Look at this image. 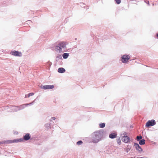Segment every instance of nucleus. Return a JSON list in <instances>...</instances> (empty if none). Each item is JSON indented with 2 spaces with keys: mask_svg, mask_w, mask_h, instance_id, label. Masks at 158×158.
<instances>
[{
  "mask_svg": "<svg viewBox=\"0 0 158 158\" xmlns=\"http://www.w3.org/2000/svg\"><path fill=\"white\" fill-rule=\"evenodd\" d=\"M103 131L100 130L94 132L93 134L92 141L94 143H97L101 139L103 136Z\"/></svg>",
  "mask_w": 158,
  "mask_h": 158,
  "instance_id": "obj_1",
  "label": "nucleus"
},
{
  "mask_svg": "<svg viewBox=\"0 0 158 158\" xmlns=\"http://www.w3.org/2000/svg\"><path fill=\"white\" fill-rule=\"evenodd\" d=\"M120 136L122 140L126 143H129L130 142V138L127 136V133L124 132L123 134L120 135Z\"/></svg>",
  "mask_w": 158,
  "mask_h": 158,
  "instance_id": "obj_2",
  "label": "nucleus"
},
{
  "mask_svg": "<svg viewBox=\"0 0 158 158\" xmlns=\"http://www.w3.org/2000/svg\"><path fill=\"white\" fill-rule=\"evenodd\" d=\"M37 98H36V99H35L31 103H29L24 104L21 105L20 106H18V110H22L25 107L28 106H31L33 105L36 102V101H37Z\"/></svg>",
  "mask_w": 158,
  "mask_h": 158,
  "instance_id": "obj_3",
  "label": "nucleus"
},
{
  "mask_svg": "<svg viewBox=\"0 0 158 158\" xmlns=\"http://www.w3.org/2000/svg\"><path fill=\"white\" fill-rule=\"evenodd\" d=\"M156 124V122L154 119L148 121L146 123L145 127H149L150 126H152Z\"/></svg>",
  "mask_w": 158,
  "mask_h": 158,
  "instance_id": "obj_4",
  "label": "nucleus"
},
{
  "mask_svg": "<svg viewBox=\"0 0 158 158\" xmlns=\"http://www.w3.org/2000/svg\"><path fill=\"white\" fill-rule=\"evenodd\" d=\"M130 56L129 55L125 54L122 56L121 57V61L123 63H126L130 59Z\"/></svg>",
  "mask_w": 158,
  "mask_h": 158,
  "instance_id": "obj_5",
  "label": "nucleus"
},
{
  "mask_svg": "<svg viewBox=\"0 0 158 158\" xmlns=\"http://www.w3.org/2000/svg\"><path fill=\"white\" fill-rule=\"evenodd\" d=\"M10 54L12 55H13L16 56L21 57L22 55V54L21 52H19L18 51L15 50L11 51L10 52Z\"/></svg>",
  "mask_w": 158,
  "mask_h": 158,
  "instance_id": "obj_6",
  "label": "nucleus"
},
{
  "mask_svg": "<svg viewBox=\"0 0 158 158\" xmlns=\"http://www.w3.org/2000/svg\"><path fill=\"white\" fill-rule=\"evenodd\" d=\"M40 87L45 90L50 89H53L54 87V86L53 85H42Z\"/></svg>",
  "mask_w": 158,
  "mask_h": 158,
  "instance_id": "obj_7",
  "label": "nucleus"
},
{
  "mask_svg": "<svg viewBox=\"0 0 158 158\" xmlns=\"http://www.w3.org/2000/svg\"><path fill=\"white\" fill-rule=\"evenodd\" d=\"M134 146L136 150L138 151L139 153H141L143 151V150L141 147L139 145V144L136 143H134Z\"/></svg>",
  "mask_w": 158,
  "mask_h": 158,
  "instance_id": "obj_8",
  "label": "nucleus"
},
{
  "mask_svg": "<svg viewBox=\"0 0 158 158\" xmlns=\"http://www.w3.org/2000/svg\"><path fill=\"white\" fill-rule=\"evenodd\" d=\"M10 143H18L22 141H25L23 140V137L21 138H20L19 139H15L12 140H10Z\"/></svg>",
  "mask_w": 158,
  "mask_h": 158,
  "instance_id": "obj_9",
  "label": "nucleus"
},
{
  "mask_svg": "<svg viewBox=\"0 0 158 158\" xmlns=\"http://www.w3.org/2000/svg\"><path fill=\"white\" fill-rule=\"evenodd\" d=\"M23 140L25 141H27L31 139V136L30 133H27L23 136Z\"/></svg>",
  "mask_w": 158,
  "mask_h": 158,
  "instance_id": "obj_10",
  "label": "nucleus"
},
{
  "mask_svg": "<svg viewBox=\"0 0 158 158\" xmlns=\"http://www.w3.org/2000/svg\"><path fill=\"white\" fill-rule=\"evenodd\" d=\"M65 69L62 67L59 68L58 69V72L61 73H62L65 72Z\"/></svg>",
  "mask_w": 158,
  "mask_h": 158,
  "instance_id": "obj_11",
  "label": "nucleus"
},
{
  "mask_svg": "<svg viewBox=\"0 0 158 158\" xmlns=\"http://www.w3.org/2000/svg\"><path fill=\"white\" fill-rule=\"evenodd\" d=\"M117 135L116 133H111L109 135V137L111 139H113L116 138Z\"/></svg>",
  "mask_w": 158,
  "mask_h": 158,
  "instance_id": "obj_12",
  "label": "nucleus"
},
{
  "mask_svg": "<svg viewBox=\"0 0 158 158\" xmlns=\"http://www.w3.org/2000/svg\"><path fill=\"white\" fill-rule=\"evenodd\" d=\"M55 50L56 51L61 52L62 51V48L60 47V45L58 44L57 45L55 46Z\"/></svg>",
  "mask_w": 158,
  "mask_h": 158,
  "instance_id": "obj_13",
  "label": "nucleus"
},
{
  "mask_svg": "<svg viewBox=\"0 0 158 158\" xmlns=\"http://www.w3.org/2000/svg\"><path fill=\"white\" fill-rule=\"evenodd\" d=\"M59 44L60 45V47L61 48H64L66 47V45L65 44V43L64 42H62L60 43Z\"/></svg>",
  "mask_w": 158,
  "mask_h": 158,
  "instance_id": "obj_14",
  "label": "nucleus"
},
{
  "mask_svg": "<svg viewBox=\"0 0 158 158\" xmlns=\"http://www.w3.org/2000/svg\"><path fill=\"white\" fill-rule=\"evenodd\" d=\"M12 110L14 112H16L18 111V106H13L12 107Z\"/></svg>",
  "mask_w": 158,
  "mask_h": 158,
  "instance_id": "obj_15",
  "label": "nucleus"
},
{
  "mask_svg": "<svg viewBox=\"0 0 158 158\" xmlns=\"http://www.w3.org/2000/svg\"><path fill=\"white\" fill-rule=\"evenodd\" d=\"M10 140H3L2 141H0V145L2 144H10Z\"/></svg>",
  "mask_w": 158,
  "mask_h": 158,
  "instance_id": "obj_16",
  "label": "nucleus"
},
{
  "mask_svg": "<svg viewBox=\"0 0 158 158\" xmlns=\"http://www.w3.org/2000/svg\"><path fill=\"white\" fill-rule=\"evenodd\" d=\"M139 143L140 145H143L145 143V140L144 139H142L141 140L139 141Z\"/></svg>",
  "mask_w": 158,
  "mask_h": 158,
  "instance_id": "obj_17",
  "label": "nucleus"
},
{
  "mask_svg": "<svg viewBox=\"0 0 158 158\" xmlns=\"http://www.w3.org/2000/svg\"><path fill=\"white\" fill-rule=\"evenodd\" d=\"M69 56V54L67 53H64L62 55L63 58L64 59H66Z\"/></svg>",
  "mask_w": 158,
  "mask_h": 158,
  "instance_id": "obj_18",
  "label": "nucleus"
},
{
  "mask_svg": "<svg viewBox=\"0 0 158 158\" xmlns=\"http://www.w3.org/2000/svg\"><path fill=\"white\" fill-rule=\"evenodd\" d=\"M45 127L47 128L48 130L51 128V123H47L45 124Z\"/></svg>",
  "mask_w": 158,
  "mask_h": 158,
  "instance_id": "obj_19",
  "label": "nucleus"
},
{
  "mask_svg": "<svg viewBox=\"0 0 158 158\" xmlns=\"http://www.w3.org/2000/svg\"><path fill=\"white\" fill-rule=\"evenodd\" d=\"M105 123H101L99 124V126L100 128H103L105 126Z\"/></svg>",
  "mask_w": 158,
  "mask_h": 158,
  "instance_id": "obj_20",
  "label": "nucleus"
},
{
  "mask_svg": "<svg viewBox=\"0 0 158 158\" xmlns=\"http://www.w3.org/2000/svg\"><path fill=\"white\" fill-rule=\"evenodd\" d=\"M81 6L84 8V9H86V10H87L89 9V7L88 6H85V4L83 3H81Z\"/></svg>",
  "mask_w": 158,
  "mask_h": 158,
  "instance_id": "obj_21",
  "label": "nucleus"
},
{
  "mask_svg": "<svg viewBox=\"0 0 158 158\" xmlns=\"http://www.w3.org/2000/svg\"><path fill=\"white\" fill-rule=\"evenodd\" d=\"M142 139V137L141 135H138L136 137V140L138 141L141 140Z\"/></svg>",
  "mask_w": 158,
  "mask_h": 158,
  "instance_id": "obj_22",
  "label": "nucleus"
},
{
  "mask_svg": "<svg viewBox=\"0 0 158 158\" xmlns=\"http://www.w3.org/2000/svg\"><path fill=\"white\" fill-rule=\"evenodd\" d=\"M34 95V93H29L27 94V95H25V98H27V97L28 98L30 97V96H32Z\"/></svg>",
  "mask_w": 158,
  "mask_h": 158,
  "instance_id": "obj_23",
  "label": "nucleus"
},
{
  "mask_svg": "<svg viewBox=\"0 0 158 158\" xmlns=\"http://www.w3.org/2000/svg\"><path fill=\"white\" fill-rule=\"evenodd\" d=\"M127 147L128 148H126V149H125L126 151L127 152H128L130 150V149H131V146H129V145H128Z\"/></svg>",
  "mask_w": 158,
  "mask_h": 158,
  "instance_id": "obj_24",
  "label": "nucleus"
},
{
  "mask_svg": "<svg viewBox=\"0 0 158 158\" xmlns=\"http://www.w3.org/2000/svg\"><path fill=\"white\" fill-rule=\"evenodd\" d=\"M82 143H83V142L81 140H79V141H78L77 142L76 144H77V145H79L81 144Z\"/></svg>",
  "mask_w": 158,
  "mask_h": 158,
  "instance_id": "obj_25",
  "label": "nucleus"
},
{
  "mask_svg": "<svg viewBox=\"0 0 158 158\" xmlns=\"http://www.w3.org/2000/svg\"><path fill=\"white\" fill-rule=\"evenodd\" d=\"M56 58H59L60 59L62 60L61 55L60 54H58L56 56Z\"/></svg>",
  "mask_w": 158,
  "mask_h": 158,
  "instance_id": "obj_26",
  "label": "nucleus"
},
{
  "mask_svg": "<svg viewBox=\"0 0 158 158\" xmlns=\"http://www.w3.org/2000/svg\"><path fill=\"white\" fill-rule=\"evenodd\" d=\"M117 142L118 144L119 145H120L121 144V142L119 137L118 139H117Z\"/></svg>",
  "mask_w": 158,
  "mask_h": 158,
  "instance_id": "obj_27",
  "label": "nucleus"
},
{
  "mask_svg": "<svg viewBox=\"0 0 158 158\" xmlns=\"http://www.w3.org/2000/svg\"><path fill=\"white\" fill-rule=\"evenodd\" d=\"M116 3L117 4H119L121 2V0H114Z\"/></svg>",
  "mask_w": 158,
  "mask_h": 158,
  "instance_id": "obj_28",
  "label": "nucleus"
},
{
  "mask_svg": "<svg viewBox=\"0 0 158 158\" xmlns=\"http://www.w3.org/2000/svg\"><path fill=\"white\" fill-rule=\"evenodd\" d=\"M48 64L49 65V67H50L51 66L52 64V63L50 61H48Z\"/></svg>",
  "mask_w": 158,
  "mask_h": 158,
  "instance_id": "obj_29",
  "label": "nucleus"
},
{
  "mask_svg": "<svg viewBox=\"0 0 158 158\" xmlns=\"http://www.w3.org/2000/svg\"><path fill=\"white\" fill-rule=\"evenodd\" d=\"M144 2L148 5H149V2L148 0H144Z\"/></svg>",
  "mask_w": 158,
  "mask_h": 158,
  "instance_id": "obj_30",
  "label": "nucleus"
},
{
  "mask_svg": "<svg viewBox=\"0 0 158 158\" xmlns=\"http://www.w3.org/2000/svg\"><path fill=\"white\" fill-rule=\"evenodd\" d=\"M27 23L28 24V23H30L31 22V20H28L27 21Z\"/></svg>",
  "mask_w": 158,
  "mask_h": 158,
  "instance_id": "obj_31",
  "label": "nucleus"
},
{
  "mask_svg": "<svg viewBox=\"0 0 158 158\" xmlns=\"http://www.w3.org/2000/svg\"><path fill=\"white\" fill-rule=\"evenodd\" d=\"M51 119L53 120H55L56 119V118L55 117H52L51 118Z\"/></svg>",
  "mask_w": 158,
  "mask_h": 158,
  "instance_id": "obj_32",
  "label": "nucleus"
},
{
  "mask_svg": "<svg viewBox=\"0 0 158 158\" xmlns=\"http://www.w3.org/2000/svg\"><path fill=\"white\" fill-rule=\"evenodd\" d=\"M156 36L157 37V38L158 39V31L157 33L156 34Z\"/></svg>",
  "mask_w": 158,
  "mask_h": 158,
  "instance_id": "obj_33",
  "label": "nucleus"
},
{
  "mask_svg": "<svg viewBox=\"0 0 158 158\" xmlns=\"http://www.w3.org/2000/svg\"><path fill=\"white\" fill-rule=\"evenodd\" d=\"M58 60L59 59H58L56 58V62H57L58 61Z\"/></svg>",
  "mask_w": 158,
  "mask_h": 158,
  "instance_id": "obj_34",
  "label": "nucleus"
},
{
  "mask_svg": "<svg viewBox=\"0 0 158 158\" xmlns=\"http://www.w3.org/2000/svg\"><path fill=\"white\" fill-rule=\"evenodd\" d=\"M129 158H133V157H131ZM133 158H139V157H136V156H134V157H133Z\"/></svg>",
  "mask_w": 158,
  "mask_h": 158,
  "instance_id": "obj_35",
  "label": "nucleus"
},
{
  "mask_svg": "<svg viewBox=\"0 0 158 158\" xmlns=\"http://www.w3.org/2000/svg\"><path fill=\"white\" fill-rule=\"evenodd\" d=\"M146 157H145V156H144V157H140V158H146Z\"/></svg>",
  "mask_w": 158,
  "mask_h": 158,
  "instance_id": "obj_36",
  "label": "nucleus"
},
{
  "mask_svg": "<svg viewBox=\"0 0 158 158\" xmlns=\"http://www.w3.org/2000/svg\"><path fill=\"white\" fill-rule=\"evenodd\" d=\"M50 121H52V120L50 119Z\"/></svg>",
  "mask_w": 158,
  "mask_h": 158,
  "instance_id": "obj_37",
  "label": "nucleus"
},
{
  "mask_svg": "<svg viewBox=\"0 0 158 158\" xmlns=\"http://www.w3.org/2000/svg\"><path fill=\"white\" fill-rule=\"evenodd\" d=\"M132 127V126H130V127H131H131Z\"/></svg>",
  "mask_w": 158,
  "mask_h": 158,
  "instance_id": "obj_38",
  "label": "nucleus"
},
{
  "mask_svg": "<svg viewBox=\"0 0 158 158\" xmlns=\"http://www.w3.org/2000/svg\"><path fill=\"white\" fill-rule=\"evenodd\" d=\"M77 40V38H76V39H75V40Z\"/></svg>",
  "mask_w": 158,
  "mask_h": 158,
  "instance_id": "obj_39",
  "label": "nucleus"
}]
</instances>
